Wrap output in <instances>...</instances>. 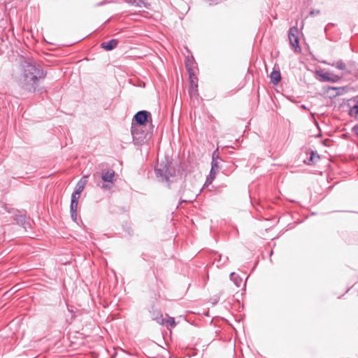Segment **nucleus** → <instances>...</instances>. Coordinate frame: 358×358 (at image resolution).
Segmentation results:
<instances>
[{"label": "nucleus", "instance_id": "obj_1", "mask_svg": "<svg viewBox=\"0 0 358 358\" xmlns=\"http://www.w3.org/2000/svg\"><path fill=\"white\" fill-rule=\"evenodd\" d=\"M45 77V73L39 66L34 62H24L20 75L21 85L29 90L34 89L38 80Z\"/></svg>", "mask_w": 358, "mask_h": 358}, {"label": "nucleus", "instance_id": "obj_2", "mask_svg": "<svg viewBox=\"0 0 358 358\" xmlns=\"http://www.w3.org/2000/svg\"><path fill=\"white\" fill-rule=\"evenodd\" d=\"M189 94L191 99H195L198 100L199 91H198V78L193 71H189Z\"/></svg>", "mask_w": 358, "mask_h": 358}, {"label": "nucleus", "instance_id": "obj_3", "mask_svg": "<svg viewBox=\"0 0 358 358\" xmlns=\"http://www.w3.org/2000/svg\"><path fill=\"white\" fill-rule=\"evenodd\" d=\"M299 29L296 27H292L290 28L289 31V39L291 45L296 49H300L299 45V38H298Z\"/></svg>", "mask_w": 358, "mask_h": 358}, {"label": "nucleus", "instance_id": "obj_4", "mask_svg": "<svg viewBox=\"0 0 358 358\" xmlns=\"http://www.w3.org/2000/svg\"><path fill=\"white\" fill-rule=\"evenodd\" d=\"M149 117L151 118V115L149 112L141 110L135 115L134 120L138 124L143 125L148 122Z\"/></svg>", "mask_w": 358, "mask_h": 358}, {"label": "nucleus", "instance_id": "obj_5", "mask_svg": "<svg viewBox=\"0 0 358 358\" xmlns=\"http://www.w3.org/2000/svg\"><path fill=\"white\" fill-rule=\"evenodd\" d=\"M87 176H84L78 181L72 194L80 196V194L87 182Z\"/></svg>", "mask_w": 358, "mask_h": 358}, {"label": "nucleus", "instance_id": "obj_6", "mask_svg": "<svg viewBox=\"0 0 358 358\" xmlns=\"http://www.w3.org/2000/svg\"><path fill=\"white\" fill-rule=\"evenodd\" d=\"M80 196L72 194L71 195V217L76 220V212L78 206V200Z\"/></svg>", "mask_w": 358, "mask_h": 358}, {"label": "nucleus", "instance_id": "obj_7", "mask_svg": "<svg viewBox=\"0 0 358 358\" xmlns=\"http://www.w3.org/2000/svg\"><path fill=\"white\" fill-rule=\"evenodd\" d=\"M117 44H118V41L117 39H112L108 42L102 43L101 46L104 50H106L107 51H110V50H112L113 49H114L115 48H116Z\"/></svg>", "mask_w": 358, "mask_h": 358}, {"label": "nucleus", "instance_id": "obj_8", "mask_svg": "<svg viewBox=\"0 0 358 358\" xmlns=\"http://www.w3.org/2000/svg\"><path fill=\"white\" fill-rule=\"evenodd\" d=\"M101 178L105 182H113L115 178V171L110 170L103 172Z\"/></svg>", "mask_w": 358, "mask_h": 358}, {"label": "nucleus", "instance_id": "obj_9", "mask_svg": "<svg viewBox=\"0 0 358 358\" xmlns=\"http://www.w3.org/2000/svg\"><path fill=\"white\" fill-rule=\"evenodd\" d=\"M320 76L326 81L336 82L340 79V77L335 75H331L329 73H322Z\"/></svg>", "mask_w": 358, "mask_h": 358}, {"label": "nucleus", "instance_id": "obj_10", "mask_svg": "<svg viewBox=\"0 0 358 358\" xmlns=\"http://www.w3.org/2000/svg\"><path fill=\"white\" fill-rule=\"evenodd\" d=\"M127 3L131 4L134 6L137 7H145L146 6V2L145 0H123Z\"/></svg>", "mask_w": 358, "mask_h": 358}, {"label": "nucleus", "instance_id": "obj_11", "mask_svg": "<svg viewBox=\"0 0 358 358\" xmlns=\"http://www.w3.org/2000/svg\"><path fill=\"white\" fill-rule=\"evenodd\" d=\"M271 80L274 85H277L281 79L280 73L278 71H273L271 73Z\"/></svg>", "mask_w": 358, "mask_h": 358}, {"label": "nucleus", "instance_id": "obj_12", "mask_svg": "<svg viewBox=\"0 0 358 358\" xmlns=\"http://www.w3.org/2000/svg\"><path fill=\"white\" fill-rule=\"evenodd\" d=\"M218 171L215 170V168L211 167L210 173L209 177L207 178L206 182L210 184L213 179L215 178L217 173Z\"/></svg>", "mask_w": 358, "mask_h": 358}, {"label": "nucleus", "instance_id": "obj_13", "mask_svg": "<svg viewBox=\"0 0 358 358\" xmlns=\"http://www.w3.org/2000/svg\"><path fill=\"white\" fill-rule=\"evenodd\" d=\"M350 115L356 119H358V101L357 103L350 109Z\"/></svg>", "mask_w": 358, "mask_h": 358}, {"label": "nucleus", "instance_id": "obj_14", "mask_svg": "<svg viewBox=\"0 0 358 358\" xmlns=\"http://www.w3.org/2000/svg\"><path fill=\"white\" fill-rule=\"evenodd\" d=\"M336 67L338 69L344 70L345 69V65L343 62L340 61L336 62Z\"/></svg>", "mask_w": 358, "mask_h": 358}, {"label": "nucleus", "instance_id": "obj_15", "mask_svg": "<svg viewBox=\"0 0 358 358\" xmlns=\"http://www.w3.org/2000/svg\"><path fill=\"white\" fill-rule=\"evenodd\" d=\"M166 322L169 324L171 327H174L176 323L173 317H169Z\"/></svg>", "mask_w": 358, "mask_h": 358}, {"label": "nucleus", "instance_id": "obj_16", "mask_svg": "<svg viewBox=\"0 0 358 358\" xmlns=\"http://www.w3.org/2000/svg\"><path fill=\"white\" fill-rule=\"evenodd\" d=\"M211 167H213V168H215V170L218 171L219 166H218L217 162H213Z\"/></svg>", "mask_w": 358, "mask_h": 358}, {"label": "nucleus", "instance_id": "obj_17", "mask_svg": "<svg viewBox=\"0 0 358 358\" xmlns=\"http://www.w3.org/2000/svg\"><path fill=\"white\" fill-rule=\"evenodd\" d=\"M314 159H315V155L313 154V155H311V157H310V161H313V160H314Z\"/></svg>", "mask_w": 358, "mask_h": 358}, {"label": "nucleus", "instance_id": "obj_18", "mask_svg": "<svg viewBox=\"0 0 358 358\" xmlns=\"http://www.w3.org/2000/svg\"><path fill=\"white\" fill-rule=\"evenodd\" d=\"M354 129L356 131V134H357V133H358V127H355Z\"/></svg>", "mask_w": 358, "mask_h": 358}, {"label": "nucleus", "instance_id": "obj_19", "mask_svg": "<svg viewBox=\"0 0 358 358\" xmlns=\"http://www.w3.org/2000/svg\"><path fill=\"white\" fill-rule=\"evenodd\" d=\"M357 135H358V133H357Z\"/></svg>", "mask_w": 358, "mask_h": 358}]
</instances>
